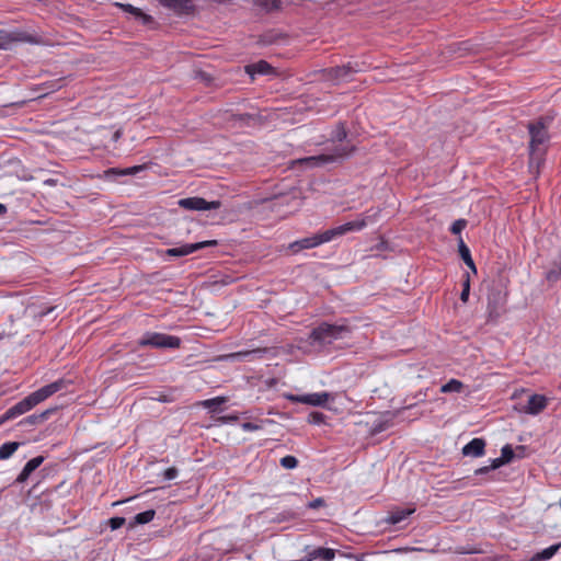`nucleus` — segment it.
<instances>
[{"label":"nucleus","instance_id":"nucleus-1","mask_svg":"<svg viewBox=\"0 0 561 561\" xmlns=\"http://www.w3.org/2000/svg\"><path fill=\"white\" fill-rule=\"evenodd\" d=\"M377 215H378V211L374 213L373 215H366L356 220L348 221L341 226L316 233L311 237L296 240V241L289 243L288 249L291 251V253L296 254V253L300 252L301 250L313 249L323 243L333 241L334 239L340 238L348 232L360 231L369 222H375Z\"/></svg>","mask_w":561,"mask_h":561},{"label":"nucleus","instance_id":"nucleus-2","mask_svg":"<svg viewBox=\"0 0 561 561\" xmlns=\"http://www.w3.org/2000/svg\"><path fill=\"white\" fill-rule=\"evenodd\" d=\"M70 383V380L61 378L30 393L27 397L15 403L0 416V426L5 422L14 420L18 416L31 411L37 404L42 403L56 392L67 389L68 385Z\"/></svg>","mask_w":561,"mask_h":561},{"label":"nucleus","instance_id":"nucleus-3","mask_svg":"<svg viewBox=\"0 0 561 561\" xmlns=\"http://www.w3.org/2000/svg\"><path fill=\"white\" fill-rule=\"evenodd\" d=\"M352 329L346 323L322 322L310 332L312 343L330 345L334 341L346 339L351 335Z\"/></svg>","mask_w":561,"mask_h":561},{"label":"nucleus","instance_id":"nucleus-4","mask_svg":"<svg viewBox=\"0 0 561 561\" xmlns=\"http://www.w3.org/2000/svg\"><path fill=\"white\" fill-rule=\"evenodd\" d=\"M355 151L354 145H339L331 151L323 152L318 156H310L300 159L299 162L307 164L310 168L324 167L327 164L337 163L343 159L350 157Z\"/></svg>","mask_w":561,"mask_h":561},{"label":"nucleus","instance_id":"nucleus-5","mask_svg":"<svg viewBox=\"0 0 561 561\" xmlns=\"http://www.w3.org/2000/svg\"><path fill=\"white\" fill-rule=\"evenodd\" d=\"M549 118H539L536 122H531L528 124V131L530 135V153L542 154L545 149L542 148L549 141L548 127L550 124Z\"/></svg>","mask_w":561,"mask_h":561},{"label":"nucleus","instance_id":"nucleus-6","mask_svg":"<svg viewBox=\"0 0 561 561\" xmlns=\"http://www.w3.org/2000/svg\"><path fill=\"white\" fill-rule=\"evenodd\" d=\"M181 343L180 337L159 332H145L137 341L139 347L152 348H179Z\"/></svg>","mask_w":561,"mask_h":561},{"label":"nucleus","instance_id":"nucleus-7","mask_svg":"<svg viewBox=\"0 0 561 561\" xmlns=\"http://www.w3.org/2000/svg\"><path fill=\"white\" fill-rule=\"evenodd\" d=\"M507 294L500 286H492L488 293V313L491 320H496L506 305Z\"/></svg>","mask_w":561,"mask_h":561},{"label":"nucleus","instance_id":"nucleus-8","mask_svg":"<svg viewBox=\"0 0 561 561\" xmlns=\"http://www.w3.org/2000/svg\"><path fill=\"white\" fill-rule=\"evenodd\" d=\"M179 206L187 210H211L221 206L219 201L208 202L203 197H186L178 202Z\"/></svg>","mask_w":561,"mask_h":561},{"label":"nucleus","instance_id":"nucleus-9","mask_svg":"<svg viewBox=\"0 0 561 561\" xmlns=\"http://www.w3.org/2000/svg\"><path fill=\"white\" fill-rule=\"evenodd\" d=\"M217 244H218L217 240H207V241H202V242H196V243H186L181 247L168 249L165 253H167V255H170V256H176V257L185 256V255H188L193 252H196L198 250H202V249H205L208 247H216Z\"/></svg>","mask_w":561,"mask_h":561},{"label":"nucleus","instance_id":"nucleus-10","mask_svg":"<svg viewBox=\"0 0 561 561\" xmlns=\"http://www.w3.org/2000/svg\"><path fill=\"white\" fill-rule=\"evenodd\" d=\"M195 0H159L161 5L178 15H190L195 12Z\"/></svg>","mask_w":561,"mask_h":561},{"label":"nucleus","instance_id":"nucleus-11","mask_svg":"<svg viewBox=\"0 0 561 561\" xmlns=\"http://www.w3.org/2000/svg\"><path fill=\"white\" fill-rule=\"evenodd\" d=\"M329 397L330 394L328 392H316L301 396H291L290 400L308 405L323 407L328 402Z\"/></svg>","mask_w":561,"mask_h":561},{"label":"nucleus","instance_id":"nucleus-12","mask_svg":"<svg viewBox=\"0 0 561 561\" xmlns=\"http://www.w3.org/2000/svg\"><path fill=\"white\" fill-rule=\"evenodd\" d=\"M57 410H58L57 407H53V408L46 409L42 413L28 415V416L24 417L23 420H21L18 423V426L31 427V426H36V425L43 424L53 414H55L57 412Z\"/></svg>","mask_w":561,"mask_h":561},{"label":"nucleus","instance_id":"nucleus-13","mask_svg":"<svg viewBox=\"0 0 561 561\" xmlns=\"http://www.w3.org/2000/svg\"><path fill=\"white\" fill-rule=\"evenodd\" d=\"M548 400L545 396L533 394L529 397L527 405L524 408V412L531 415H537L542 412L547 407Z\"/></svg>","mask_w":561,"mask_h":561},{"label":"nucleus","instance_id":"nucleus-14","mask_svg":"<svg viewBox=\"0 0 561 561\" xmlns=\"http://www.w3.org/2000/svg\"><path fill=\"white\" fill-rule=\"evenodd\" d=\"M15 42H31V38L23 33H10L8 31H0V49H9L12 43Z\"/></svg>","mask_w":561,"mask_h":561},{"label":"nucleus","instance_id":"nucleus-15","mask_svg":"<svg viewBox=\"0 0 561 561\" xmlns=\"http://www.w3.org/2000/svg\"><path fill=\"white\" fill-rule=\"evenodd\" d=\"M485 440L483 438H473L462 448V454L470 457H481L484 455Z\"/></svg>","mask_w":561,"mask_h":561},{"label":"nucleus","instance_id":"nucleus-16","mask_svg":"<svg viewBox=\"0 0 561 561\" xmlns=\"http://www.w3.org/2000/svg\"><path fill=\"white\" fill-rule=\"evenodd\" d=\"M43 461H44L43 456H37V457H34L31 460H28L25 463L22 471L20 472V474L16 477L15 483H24L30 478L32 472L35 471L43 463Z\"/></svg>","mask_w":561,"mask_h":561},{"label":"nucleus","instance_id":"nucleus-17","mask_svg":"<svg viewBox=\"0 0 561 561\" xmlns=\"http://www.w3.org/2000/svg\"><path fill=\"white\" fill-rule=\"evenodd\" d=\"M514 450L511 445H505L501 449V457L495 458L491 462V468L497 469L501 466L511 462L514 459Z\"/></svg>","mask_w":561,"mask_h":561},{"label":"nucleus","instance_id":"nucleus-18","mask_svg":"<svg viewBox=\"0 0 561 561\" xmlns=\"http://www.w3.org/2000/svg\"><path fill=\"white\" fill-rule=\"evenodd\" d=\"M114 5L122 9L125 12L133 14L137 19H141L144 24H148L152 21V18L150 15L144 13L139 8H136L129 3L115 2Z\"/></svg>","mask_w":561,"mask_h":561},{"label":"nucleus","instance_id":"nucleus-19","mask_svg":"<svg viewBox=\"0 0 561 561\" xmlns=\"http://www.w3.org/2000/svg\"><path fill=\"white\" fill-rule=\"evenodd\" d=\"M357 71H358L357 68L354 67L351 62H348L347 65L337 66L335 68H332V70H331L332 76L335 79L344 80V81H347L350 79V77Z\"/></svg>","mask_w":561,"mask_h":561},{"label":"nucleus","instance_id":"nucleus-20","mask_svg":"<svg viewBox=\"0 0 561 561\" xmlns=\"http://www.w3.org/2000/svg\"><path fill=\"white\" fill-rule=\"evenodd\" d=\"M415 512L414 507H408V508H396L389 513V516L387 517V522L396 525L404 520L408 516L413 514Z\"/></svg>","mask_w":561,"mask_h":561},{"label":"nucleus","instance_id":"nucleus-21","mask_svg":"<svg viewBox=\"0 0 561 561\" xmlns=\"http://www.w3.org/2000/svg\"><path fill=\"white\" fill-rule=\"evenodd\" d=\"M271 350L270 348H255V350H251V351H241V352H236V353H232L230 355H228V357L230 358H234V359H247V358H262L264 354L268 353Z\"/></svg>","mask_w":561,"mask_h":561},{"label":"nucleus","instance_id":"nucleus-22","mask_svg":"<svg viewBox=\"0 0 561 561\" xmlns=\"http://www.w3.org/2000/svg\"><path fill=\"white\" fill-rule=\"evenodd\" d=\"M254 7L259 8L264 13H272L282 9V0H254Z\"/></svg>","mask_w":561,"mask_h":561},{"label":"nucleus","instance_id":"nucleus-23","mask_svg":"<svg viewBox=\"0 0 561 561\" xmlns=\"http://www.w3.org/2000/svg\"><path fill=\"white\" fill-rule=\"evenodd\" d=\"M247 72L253 75H268L273 72V67L265 60L247 66Z\"/></svg>","mask_w":561,"mask_h":561},{"label":"nucleus","instance_id":"nucleus-24","mask_svg":"<svg viewBox=\"0 0 561 561\" xmlns=\"http://www.w3.org/2000/svg\"><path fill=\"white\" fill-rule=\"evenodd\" d=\"M561 548V542L552 545L537 553H535L530 561H546L551 559Z\"/></svg>","mask_w":561,"mask_h":561},{"label":"nucleus","instance_id":"nucleus-25","mask_svg":"<svg viewBox=\"0 0 561 561\" xmlns=\"http://www.w3.org/2000/svg\"><path fill=\"white\" fill-rule=\"evenodd\" d=\"M226 402H227L226 397H216V398L204 400L199 404L203 408L208 409L209 412L217 413V412L221 411L220 407H221V404H224Z\"/></svg>","mask_w":561,"mask_h":561},{"label":"nucleus","instance_id":"nucleus-26","mask_svg":"<svg viewBox=\"0 0 561 561\" xmlns=\"http://www.w3.org/2000/svg\"><path fill=\"white\" fill-rule=\"evenodd\" d=\"M458 249H459V254H460V257L463 260V262L466 263V265L471 270L473 271L474 273L477 272V268H476V264L471 257V253H470V250L469 248L466 245V243L463 242L462 239L459 240V244H458Z\"/></svg>","mask_w":561,"mask_h":561},{"label":"nucleus","instance_id":"nucleus-27","mask_svg":"<svg viewBox=\"0 0 561 561\" xmlns=\"http://www.w3.org/2000/svg\"><path fill=\"white\" fill-rule=\"evenodd\" d=\"M330 138L332 141L342 142L347 138V130L345 124L340 122L331 131Z\"/></svg>","mask_w":561,"mask_h":561},{"label":"nucleus","instance_id":"nucleus-28","mask_svg":"<svg viewBox=\"0 0 561 561\" xmlns=\"http://www.w3.org/2000/svg\"><path fill=\"white\" fill-rule=\"evenodd\" d=\"M20 443L18 442H8L0 446V459L4 460L10 458L15 450L19 448Z\"/></svg>","mask_w":561,"mask_h":561},{"label":"nucleus","instance_id":"nucleus-29","mask_svg":"<svg viewBox=\"0 0 561 561\" xmlns=\"http://www.w3.org/2000/svg\"><path fill=\"white\" fill-rule=\"evenodd\" d=\"M463 389V383L458 379H450L448 382L442 386L440 392L450 393V392H461Z\"/></svg>","mask_w":561,"mask_h":561},{"label":"nucleus","instance_id":"nucleus-30","mask_svg":"<svg viewBox=\"0 0 561 561\" xmlns=\"http://www.w3.org/2000/svg\"><path fill=\"white\" fill-rule=\"evenodd\" d=\"M546 278L549 282H558L561 279V255L559 260L553 263V267L547 272Z\"/></svg>","mask_w":561,"mask_h":561},{"label":"nucleus","instance_id":"nucleus-31","mask_svg":"<svg viewBox=\"0 0 561 561\" xmlns=\"http://www.w3.org/2000/svg\"><path fill=\"white\" fill-rule=\"evenodd\" d=\"M156 512L154 510H148L141 513H138L134 517V524L144 525L151 522L154 518Z\"/></svg>","mask_w":561,"mask_h":561},{"label":"nucleus","instance_id":"nucleus-32","mask_svg":"<svg viewBox=\"0 0 561 561\" xmlns=\"http://www.w3.org/2000/svg\"><path fill=\"white\" fill-rule=\"evenodd\" d=\"M54 309H55V307L41 308V309L30 307V308H27L26 311H30L32 313L33 318L43 319L48 313H50Z\"/></svg>","mask_w":561,"mask_h":561},{"label":"nucleus","instance_id":"nucleus-33","mask_svg":"<svg viewBox=\"0 0 561 561\" xmlns=\"http://www.w3.org/2000/svg\"><path fill=\"white\" fill-rule=\"evenodd\" d=\"M279 463L285 469H295L298 466V459L295 456L287 455L279 460Z\"/></svg>","mask_w":561,"mask_h":561},{"label":"nucleus","instance_id":"nucleus-34","mask_svg":"<svg viewBox=\"0 0 561 561\" xmlns=\"http://www.w3.org/2000/svg\"><path fill=\"white\" fill-rule=\"evenodd\" d=\"M465 276H466V278L463 280L462 290H461V294H460V300L462 302H467L468 301L469 294H470V278H469V274H466Z\"/></svg>","mask_w":561,"mask_h":561},{"label":"nucleus","instance_id":"nucleus-35","mask_svg":"<svg viewBox=\"0 0 561 561\" xmlns=\"http://www.w3.org/2000/svg\"><path fill=\"white\" fill-rule=\"evenodd\" d=\"M467 226V220L466 219H457L456 221L453 222L451 227H450V232L453 234H459Z\"/></svg>","mask_w":561,"mask_h":561},{"label":"nucleus","instance_id":"nucleus-36","mask_svg":"<svg viewBox=\"0 0 561 561\" xmlns=\"http://www.w3.org/2000/svg\"><path fill=\"white\" fill-rule=\"evenodd\" d=\"M324 414L321 412H311L308 416V421L311 424H321L324 422Z\"/></svg>","mask_w":561,"mask_h":561},{"label":"nucleus","instance_id":"nucleus-37","mask_svg":"<svg viewBox=\"0 0 561 561\" xmlns=\"http://www.w3.org/2000/svg\"><path fill=\"white\" fill-rule=\"evenodd\" d=\"M125 522H126V519L124 517L116 516V517H112L108 520V525H110L111 529L116 530V529L121 528L122 526H124Z\"/></svg>","mask_w":561,"mask_h":561},{"label":"nucleus","instance_id":"nucleus-38","mask_svg":"<svg viewBox=\"0 0 561 561\" xmlns=\"http://www.w3.org/2000/svg\"><path fill=\"white\" fill-rule=\"evenodd\" d=\"M241 427L245 432H254V431L262 430V426L260 424L252 423V422H244L241 424Z\"/></svg>","mask_w":561,"mask_h":561},{"label":"nucleus","instance_id":"nucleus-39","mask_svg":"<svg viewBox=\"0 0 561 561\" xmlns=\"http://www.w3.org/2000/svg\"><path fill=\"white\" fill-rule=\"evenodd\" d=\"M179 474V471L175 467H171V468H168L164 472H163V478L164 480H173L178 477Z\"/></svg>","mask_w":561,"mask_h":561},{"label":"nucleus","instance_id":"nucleus-40","mask_svg":"<svg viewBox=\"0 0 561 561\" xmlns=\"http://www.w3.org/2000/svg\"><path fill=\"white\" fill-rule=\"evenodd\" d=\"M325 502L322 497H317L314 499L313 501L309 502L307 504V507L310 508V510H317L319 507H322L324 506Z\"/></svg>","mask_w":561,"mask_h":561},{"label":"nucleus","instance_id":"nucleus-41","mask_svg":"<svg viewBox=\"0 0 561 561\" xmlns=\"http://www.w3.org/2000/svg\"><path fill=\"white\" fill-rule=\"evenodd\" d=\"M236 121L242 122V123H249L253 119V115L249 113L238 114L233 116Z\"/></svg>","mask_w":561,"mask_h":561},{"label":"nucleus","instance_id":"nucleus-42","mask_svg":"<svg viewBox=\"0 0 561 561\" xmlns=\"http://www.w3.org/2000/svg\"><path fill=\"white\" fill-rule=\"evenodd\" d=\"M491 470H494L493 468H491V465H490V466H484V467L478 468V469L474 471V474H476V476H482V474L488 473V472H489V471H491Z\"/></svg>","mask_w":561,"mask_h":561},{"label":"nucleus","instance_id":"nucleus-43","mask_svg":"<svg viewBox=\"0 0 561 561\" xmlns=\"http://www.w3.org/2000/svg\"><path fill=\"white\" fill-rule=\"evenodd\" d=\"M7 213V206L0 203V216H3Z\"/></svg>","mask_w":561,"mask_h":561},{"label":"nucleus","instance_id":"nucleus-44","mask_svg":"<svg viewBox=\"0 0 561 561\" xmlns=\"http://www.w3.org/2000/svg\"><path fill=\"white\" fill-rule=\"evenodd\" d=\"M416 398H417L420 401H424V400H425V398H426V393L419 392V393L416 394Z\"/></svg>","mask_w":561,"mask_h":561},{"label":"nucleus","instance_id":"nucleus-45","mask_svg":"<svg viewBox=\"0 0 561 561\" xmlns=\"http://www.w3.org/2000/svg\"><path fill=\"white\" fill-rule=\"evenodd\" d=\"M137 171V168H131V169H128L126 170L124 173H129V174H133Z\"/></svg>","mask_w":561,"mask_h":561},{"label":"nucleus","instance_id":"nucleus-46","mask_svg":"<svg viewBox=\"0 0 561 561\" xmlns=\"http://www.w3.org/2000/svg\"><path fill=\"white\" fill-rule=\"evenodd\" d=\"M45 183L48 184V185H55L56 184V180L49 179V180H46Z\"/></svg>","mask_w":561,"mask_h":561},{"label":"nucleus","instance_id":"nucleus-47","mask_svg":"<svg viewBox=\"0 0 561 561\" xmlns=\"http://www.w3.org/2000/svg\"><path fill=\"white\" fill-rule=\"evenodd\" d=\"M228 419L236 421L238 417L237 416H232V417H228Z\"/></svg>","mask_w":561,"mask_h":561}]
</instances>
